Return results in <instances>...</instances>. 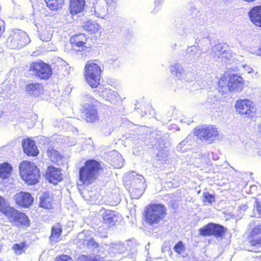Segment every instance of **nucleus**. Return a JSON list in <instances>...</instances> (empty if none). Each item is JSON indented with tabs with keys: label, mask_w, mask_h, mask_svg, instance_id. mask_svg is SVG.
I'll return each mask as SVG.
<instances>
[{
	"label": "nucleus",
	"mask_w": 261,
	"mask_h": 261,
	"mask_svg": "<svg viewBox=\"0 0 261 261\" xmlns=\"http://www.w3.org/2000/svg\"><path fill=\"white\" fill-rule=\"evenodd\" d=\"M103 168L99 161L88 159L79 169V180L80 186H88L94 183L99 178Z\"/></svg>",
	"instance_id": "f257e3e1"
},
{
	"label": "nucleus",
	"mask_w": 261,
	"mask_h": 261,
	"mask_svg": "<svg viewBox=\"0 0 261 261\" xmlns=\"http://www.w3.org/2000/svg\"><path fill=\"white\" fill-rule=\"evenodd\" d=\"M102 70L100 63L97 60H90L87 62L84 68L85 81L92 88H96L100 84Z\"/></svg>",
	"instance_id": "f03ea898"
},
{
	"label": "nucleus",
	"mask_w": 261,
	"mask_h": 261,
	"mask_svg": "<svg viewBox=\"0 0 261 261\" xmlns=\"http://www.w3.org/2000/svg\"><path fill=\"white\" fill-rule=\"evenodd\" d=\"M167 215L165 206L161 203H150L144 209L143 217L145 222L149 225L158 224Z\"/></svg>",
	"instance_id": "7ed1b4c3"
},
{
	"label": "nucleus",
	"mask_w": 261,
	"mask_h": 261,
	"mask_svg": "<svg viewBox=\"0 0 261 261\" xmlns=\"http://www.w3.org/2000/svg\"><path fill=\"white\" fill-rule=\"evenodd\" d=\"M19 174L21 178L28 185H33L39 182L40 171L37 165L30 161H22L19 166Z\"/></svg>",
	"instance_id": "20e7f679"
},
{
	"label": "nucleus",
	"mask_w": 261,
	"mask_h": 261,
	"mask_svg": "<svg viewBox=\"0 0 261 261\" xmlns=\"http://www.w3.org/2000/svg\"><path fill=\"white\" fill-rule=\"evenodd\" d=\"M246 233L247 242L254 252L261 251V222L252 221L248 224Z\"/></svg>",
	"instance_id": "39448f33"
},
{
	"label": "nucleus",
	"mask_w": 261,
	"mask_h": 261,
	"mask_svg": "<svg viewBox=\"0 0 261 261\" xmlns=\"http://www.w3.org/2000/svg\"><path fill=\"white\" fill-rule=\"evenodd\" d=\"M103 105L99 100L93 97L89 98V99L82 106L83 114L84 120L90 123H94L100 120V116L98 110L100 106Z\"/></svg>",
	"instance_id": "423d86ee"
},
{
	"label": "nucleus",
	"mask_w": 261,
	"mask_h": 261,
	"mask_svg": "<svg viewBox=\"0 0 261 261\" xmlns=\"http://www.w3.org/2000/svg\"><path fill=\"white\" fill-rule=\"evenodd\" d=\"M5 216L13 226L27 228L30 225V220L27 214L13 206L5 211Z\"/></svg>",
	"instance_id": "0eeeda50"
},
{
	"label": "nucleus",
	"mask_w": 261,
	"mask_h": 261,
	"mask_svg": "<svg viewBox=\"0 0 261 261\" xmlns=\"http://www.w3.org/2000/svg\"><path fill=\"white\" fill-rule=\"evenodd\" d=\"M29 71L32 73L33 75L40 80H48L52 75L50 65L41 60L31 62Z\"/></svg>",
	"instance_id": "6e6552de"
},
{
	"label": "nucleus",
	"mask_w": 261,
	"mask_h": 261,
	"mask_svg": "<svg viewBox=\"0 0 261 261\" xmlns=\"http://www.w3.org/2000/svg\"><path fill=\"white\" fill-rule=\"evenodd\" d=\"M193 134L200 140L212 143L219 136V131L214 125L202 124L194 128Z\"/></svg>",
	"instance_id": "1a4fd4ad"
},
{
	"label": "nucleus",
	"mask_w": 261,
	"mask_h": 261,
	"mask_svg": "<svg viewBox=\"0 0 261 261\" xmlns=\"http://www.w3.org/2000/svg\"><path fill=\"white\" fill-rule=\"evenodd\" d=\"M29 42L28 35L19 29L13 30L7 40V45L11 49L21 48Z\"/></svg>",
	"instance_id": "9d476101"
},
{
	"label": "nucleus",
	"mask_w": 261,
	"mask_h": 261,
	"mask_svg": "<svg viewBox=\"0 0 261 261\" xmlns=\"http://www.w3.org/2000/svg\"><path fill=\"white\" fill-rule=\"evenodd\" d=\"M234 108L238 114L249 118L254 117L257 112L255 103L248 98L238 99L236 102Z\"/></svg>",
	"instance_id": "9b49d317"
},
{
	"label": "nucleus",
	"mask_w": 261,
	"mask_h": 261,
	"mask_svg": "<svg viewBox=\"0 0 261 261\" xmlns=\"http://www.w3.org/2000/svg\"><path fill=\"white\" fill-rule=\"evenodd\" d=\"M227 231V229L219 224L210 222L199 229V234L202 237L214 236L223 238Z\"/></svg>",
	"instance_id": "f8f14e48"
},
{
	"label": "nucleus",
	"mask_w": 261,
	"mask_h": 261,
	"mask_svg": "<svg viewBox=\"0 0 261 261\" xmlns=\"http://www.w3.org/2000/svg\"><path fill=\"white\" fill-rule=\"evenodd\" d=\"M146 187V182L143 177H134L130 179L128 191L133 198L138 199L144 193Z\"/></svg>",
	"instance_id": "ddd939ff"
},
{
	"label": "nucleus",
	"mask_w": 261,
	"mask_h": 261,
	"mask_svg": "<svg viewBox=\"0 0 261 261\" xmlns=\"http://www.w3.org/2000/svg\"><path fill=\"white\" fill-rule=\"evenodd\" d=\"M101 226L104 230L114 227L118 222V216L114 211L107 210L102 215Z\"/></svg>",
	"instance_id": "4468645a"
},
{
	"label": "nucleus",
	"mask_w": 261,
	"mask_h": 261,
	"mask_svg": "<svg viewBox=\"0 0 261 261\" xmlns=\"http://www.w3.org/2000/svg\"><path fill=\"white\" fill-rule=\"evenodd\" d=\"M88 38L84 33H79L71 36L69 42L73 48H77L78 51H84L87 49L86 46Z\"/></svg>",
	"instance_id": "2eb2a0df"
},
{
	"label": "nucleus",
	"mask_w": 261,
	"mask_h": 261,
	"mask_svg": "<svg viewBox=\"0 0 261 261\" xmlns=\"http://www.w3.org/2000/svg\"><path fill=\"white\" fill-rule=\"evenodd\" d=\"M61 171L60 168L49 166L45 173V177L49 182L57 185L63 180V174Z\"/></svg>",
	"instance_id": "dca6fc26"
},
{
	"label": "nucleus",
	"mask_w": 261,
	"mask_h": 261,
	"mask_svg": "<svg viewBox=\"0 0 261 261\" xmlns=\"http://www.w3.org/2000/svg\"><path fill=\"white\" fill-rule=\"evenodd\" d=\"M15 203L20 207L27 208L32 204L34 199L31 194L25 192H19L14 196Z\"/></svg>",
	"instance_id": "f3484780"
},
{
	"label": "nucleus",
	"mask_w": 261,
	"mask_h": 261,
	"mask_svg": "<svg viewBox=\"0 0 261 261\" xmlns=\"http://www.w3.org/2000/svg\"><path fill=\"white\" fill-rule=\"evenodd\" d=\"M22 146L24 152L30 156H37L39 151L35 142L31 138H24L22 140Z\"/></svg>",
	"instance_id": "a211bd4d"
},
{
	"label": "nucleus",
	"mask_w": 261,
	"mask_h": 261,
	"mask_svg": "<svg viewBox=\"0 0 261 261\" xmlns=\"http://www.w3.org/2000/svg\"><path fill=\"white\" fill-rule=\"evenodd\" d=\"M251 22L256 27L261 28V5L253 7L249 11Z\"/></svg>",
	"instance_id": "6ab92c4d"
},
{
	"label": "nucleus",
	"mask_w": 261,
	"mask_h": 261,
	"mask_svg": "<svg viewBox=\"0 0 261 261\" xmlns=\"http://www.w3.org/2000/svg\"><path fill=\"white\" fill-rule=\"evenodd\" d=\"M54 200L53 196L49 192H44L40 197L39 206L44 209L50 210L53 208Z\"/></svg>",
	"instance_id": "aec40b11"
},
{
	"label": "nucleus",
	"mask_w": 261,
	"mask_h": 261,
	"mask_svg": "<svg viewBox=\"0 0 261 261\" xmlns=\"http://www.w3.org/2000/svg\"><path fill=\"white\" fill-rule=\"evenodd\" d=\"M228 90L230 91L241 88L244 84L243 78L237 74L229 75Z\"/></svg>",
	"instance_id": "412c9836"
},
{
	"label": "nucleus",
	"mask_w": 261,
	"mask_h": 261,
	"mask_svg": "<svg viewBox=\"0 0 261 261\" xmlns=\"http://www.w3.org/2000/svg\"><path fill=\"white\" fill-rule=\"evenodd\" d=\"M63 232L62 226L60 222L56 223L52 226L50 230V234L49 237L51 242L56 243L60 240V237Z\"/></svg>",
	"instance_id": "4be33fe9"
},
{
	"label": "nucleus",
	"mask_w": 261,
	"mask_h": 261,
	"mask_svg": "<svg viewBox=\"0 0 261 261\" xmlns=\"http://www.w3.org/2000/svg\"><path fill=\"white\" fill-rule=\"evenodd\" d=\"M85 0H70L69 10L72 15H76L82 12L85 8Z\"/></svg>",
	"instance_id": "5701e85b"
},
{
	"label": "nucleus",
	"mask_w": 261,
	"mask_h": 261,
	"mask_svg": "<svg viewBox=\"0 0 261 261\" xmlns=\"http://www.w3.org/2000/svg\"><path fill=\"white\" fill-rule=\"evenodd\" d=\"M43 90L42 84L40 83H31L27 84L25 86L27 92L34 97L42 94Z\"/></svg>",
	"instance_id": "b1692460"
},
{
	"label": "nucleus",
	"mask_w": 261,
	"mask_h": 261,
	"mask_svg": "<svg viewBox=\"0 0 261 261\" xmlns=\"http://www.w3.org/2000/svg\"><path fill=\"white\" fill-rule=\"evenodd\" d=\"M101 96L106 101L111 103H115L119 99L118 93L110 88H106L102 91Z\"/></svg>",
	"instance_id": "393cba45"
},
{
	"label": "nucleus",
	"mask_w": 261,
	"mask_h": 261,
	"mask_svg": "<svg viewBox=\"0 0 261 261\" xmlns=\"http://www.w3.org/2000/svg\"><path fill=\"white\" fill-rule=\"evenodd\" d=\"M46 154L50 161L55 164L59 165L64 159L63 155L59 151L51 147L47 148Z\"/></svg>",
	"instance_id": "a878e982"
},
{
	"label": "nucleus",
	"mask_w": 261,
	"mask_h": 261,
	"mask_svg": "<svg viewBox=\"0 0 261 261\" xmlns=\"http://www.w3.org/2000/svg\"><path fill=\"white\" fill-rule=\"evenodd\" d=\"M83 28L85 31L91 35L101 33V29L99 25L94 21L87 20L84 22Z\"/></svg>",
	"instance_id": "bb28decb"
},
{
	"label": "nucleus",
	"mask_w": 261,
	"mask_h": 261,
	"mask_svg": "<svg viewBox=\"0 0 261 261\" xmlns=\"http://www.w3.org/2000/svg\"><path fill=\"white\" fill-rule=\"evenodd\" d=\"M13 168L8 162L0 163V178L2 179L9 178L12 174Z\"/></svg>",
	"instance_id": "cd10ccee"
},
{
	"label": "nucleus",
	"mask_w": 261,
	"mask_h": 261,
	"mask_svg": "<svg viewBox=\"0 0 261 261\" xmlns=\"http://www.w3.org/2000/svg\"><path fill=\"white\" fill-rule=\"evenodd\" d=\"M29 245L26 241L14 244L12 247L16 255H21L24 253Z\"/></svg>",
	"instance_id": "c85d7f7f"
},
{
	"label": "nucleus",
	"mask_w": 261,
	"mask_h": 261,
	"mask_svg": "<svg viewBox=\"0 0 261 261\" xmlns=\"http://www.w3.org/2000/svg\"><path fill=\"white\" fill-rule=\"evenodd\" d=\"M110 161L112 166L115 168H120L123 164V159L121 154L118 152H112L110 155Z\"/></svg>",
	"instance_id": "c756f323"
},
{
	"label": "nucleus",
	"mask_w": 261,
	"mask_h": 261,
	"mask_svg": "<svg viewBox=\"0 0 261 261\" xmlns=\"http://www.w3.org/2000/svg\"><path fill=\"white\" fill-rule=\"evenodd\" d=\"M45 2L50 10L57 11L62 7L65 0H45Z\"/></svg>",
	"instance_id": "7c9ffc66"
},
{
	"label": "nucleus",
	"mask_w": 261,
	"mask_h": 261,
	"mask_svg": "<svg viewBox=\"0 0 261 261\" xmlns=\"http://www.w3.org/2000/svg\"><path fill=\"white\" fill-rule=\"evenodd\" d=\"M229 78L227 76L223 75L218 81V87L220 90L224 92L226 88L228 89Z\"/></svg>",
	"instance_id": "2f4dec72"
},
{
	"label": "nucleus",
	"mask_w": 261,
	"mask_h": 261,
	"mask_svg": "<svg viewBox=\"0 0 261 261\" xmlns=\"http://www.w3.org/2000/svg\"><path fill=\"white\" fill-rule=\"evenodd\" d=\"M216 201L215 196L210 194L208 192H204L203 193L202 202L205 204H211Z\"/></svg>",
	"instance_id": "473e14b6"
},
{
	"label": "nucleus",
	"mask_w": 261,
	"mask_h": 261,
	"mask_svg": "<svg viewBox=\"0 0 261 261\" xmlns=\"http://www.w3.org/2000/svg\"><path fill=\"white\" fill-rule=\"evenodd\" d=\"M219 57L226 62L232 58V53L229 49L221 51Z\"/></svg>",
	"instance_id": "72a5a7b5"
},
{
	"label": "nucleus",
	"mask_w": 261,
	"mask_h": 261,
	"mask_svg": "<svg viewBox=\"0 0 261 261\" xmlns=\"http://www.w3.org/2000/svg\"><path fill=\"white\" fill-rule=\"evenodd\" d=\"M12 207L7 204V201L4 197L0 196V212L5 215V211L7 210L9 207Z\"/></svg>",
	"instance_id": "f704fd0d"
},
{
	"label": "nucleus",
	"mask_w": 261,
	"mask_h": 261,
	"mask_svg": "<svg viewBox=\"0 0 261 261\" xmlns=\"http://www.w3.org/2000/svg\"><path fill=\"white\" fill-rule=\"evenodd\" d=\"M173 249L176 253L180 254L185 251L186 247L183 242L180 241L175 245Z\"/></svg>",
	"instance_id": "c9c22d12"
},
{
	"label": "nucleus",
	"mask_w": 261,
	"mask_h": 261,
	"mask_svg": "<svg viewBox=\"0 0 261 261\" xmlns=\"http://www.w3.org/2000/svg\"><path fill=\"white\" fill-rule=\"evenodd\" d=\"M54 261H73V260L70 255L61 254L56 256Z\"/></svg>",
	"instance_id": "e433bc0d"
},
{
	"label": "nucleus",
	"mask_w": 261,
	"mask_h": 261,
	"mask_svg": "<svg viewBox=\"0 0 261 261\" xmlns=\"http://www.w3.org/2000/svg\"><path fill=\"white\" fill-rule=\"evenodd\" d=\"M86 246L87 247L90 248L96 249L98 248L99 244L94 240V239L91 238L87 241Z\"/></svg>",
	"instance_id": "4c0bfd02"
},
{
	"label": "nucleus",
	"mask_w": 261,
	"mask_h": 261,
	"mask_svg": "<svg viewBox=\"0 0 261 261\" xmlns=\"http://www.w3.org/2000/svg\"><path fill=\"white\" fill-rule=\"evenodd\" d=\"M77 261H93V256L82 254L78 257Z\"/></svg>",
	"instance_id": "58836bf2"
},
{
	"label": "nucleus",
	"mask_w": 261,
	"mask_h": 261,
	"mask_svg": "<svg viewBox=\"0 0 261 261\" xmlns=\"http://www.w3.org/2000/svg\"><path fill=\"white\" fill-rule=\"evenodd\" d=\"M5 22L0 19V37H1L5 32Z\"/></svg>",
	"instance_id": "ea45409f"
},
{
	"label": "nucleus",
	"mask_w": 261,
	"mask_h": 261,
	"mask_svg": "<svg viewBox=\"0 0 261 261\" xmlns=\"http://www.w3.org/2000/svg\"><path fill=\"white\" fill-rule=\"evenodd\" d=\"M45 35V32H42L40 35V39L43 41H48L50 40V36H47L46 38L44 37Z\"/></svg>",
	"instance_id": "a19ab883"
},
{
	"label": "nucleus",
	"mask_w": 261,
	"mask_h": 261,
	"mask_svg": "<svg viewBox=\"0 0 261 261\" xmlns=\"http://www.w3.org/2000/svg\"><path fill=\"white\" fill-rule=\"evenodd\" d=\"M256 208L257 212L259 215V217H261V202L256 201Z\"/></svg>",
	"instance_id": "79ce46f5"
},
{
	"label": "nucleus",
	"mask_w": 261,
	"mask_h": 261,
	"mask_svg": "<svg viewBox=\"0 0 261 261\" xmlns=\"http://www.w3.org/2000/svg\"><path fill=\"white\" fill-rule=\"evenodd\" d=\"M93 261H105L103 257L98 255L93 256Z\"/></svg>",
	"instance_id": "37998d69"
},
{
	"label": "nucleus",
	"mask_w": 261,
	"mask_h": 261,
	"mask_svg": "<svg viewBox=\"0 0 261 261\" xmlns=\"http://www.w3.org/2000/svg\"><path fill=\"white\" fill-rule=\"evenodd\" d=\"M162 0H156V2L158 3H160Z\"/></svg>",
	"instance_id": "c03bdc74"
},
{
	"label": "nucleus",
	"mask_w": 261,
	"mask_h": 261,
	"mask_svg": "<svg viewBox=\"0 0 261 261\" xmlns=\"http://www.w3.org/2000/svg\"><path fill=\"white\" fill-rule=\"evenodd\" d=\"M260 50H261V48H260Z\"/></svg>",
	"instance_id": "a18cd8bd"
}]
</instances>
